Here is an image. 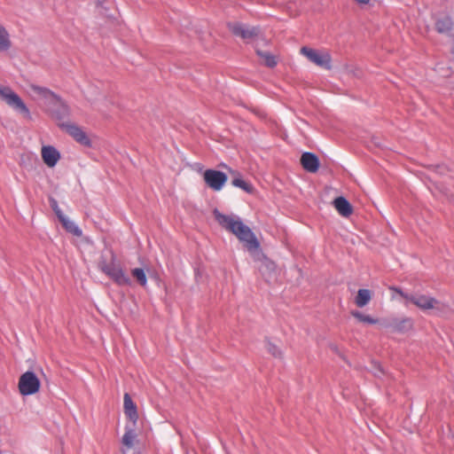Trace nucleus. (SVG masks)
I'll return each mask as SVG.
<instances>
[{"label": "nucleus", "instance_id": "nucleus-1", "mask_svg": "<svg viewBox=\"0 0 454 454\" xmlns=\"http://www.w3.org/2000/svg\"><path fill=\"white\" fill-rule=\"evenodd\" d=\"M214 215L217 223L225 230L234 234L240 242H243L247 250L255 260H262L260 270L263 275L275 272L276 264L269 260L260 250V243L252 230L246 225L239 216L227 215L219 210H214Z\"/></svg>", "mask_w": 454, "mask_h": 454}, {"label": "nucleus", "instance_id": "nucleus-2", "mask_svg": "<svg viewBox=\"0 0 454 454\" xmlns=\"http://www.w3.org/2000/svg\"><path fill=\"white\" fill-rule=\"evenodd\" d=\"M0 98L4 103L16 113L27 120H32L29 108L22 98L9 86L0 85Z\"/></svg>", "mask_w": 454, "mask_h": 454}, {"label": "nucleus", "instance_id": "nucleus-3", "mask_svg": "<svg viewBox=\"0 0 454 454\" xmlns=\"http://www.w3.org/2000/svg\"><path fill=\"white\" fill-rule=\"evenodd\" d=\"M99 269L118 286L131 285L129 277L124 272L121 266L114 262V260L109 263L106 261H101L99 262Z\"/></svg>", "mask_w": 454, "mask_h": 454}, {"label": "nucleus", "instance_id": "nucleus-4", "mask_svg": "<svg viewBox=\"0 0 454 454\" xmlns=\"http://www.w3.org/2000/svg\"><path fill=\"white\" fill-rule=\"evenodd\" d=\"M411 302L423 311L434 309L437 315H442L448 309L446 304L432 296L425 294L413 295L411 297Z\"/></svg>", "mask_w": 454, "mask_h": 454}, {"label": "nucleus", "instance_id": "nucleus-5", "mask_svg": "<svg viewBox=\"0 0 454 454\" xmlns=\"http://www.w3.org/2000/svg\"><path fill=\"white\" fill-rule=\"evenodd\" d=\"M40 380L34 372H24L19 380V390L22 395H30L38 392Z\"/></svg>", "mask_w": 454, "mask_h": 454}, {"label": "nucleus", "instance_id": "nucleus-6", "mask_svg": "<svg viewBox=\"0 0 454 454\" xmlns=\"http://www.w3.org/2000/svg\"><path fill=\"white\" fill-rule=\"evenodd\" d=\"M301 53L315 65L325 69L331 68V56L328 51L304 46L301 49Z\"/></svg>", "mask_w": 454, "mask_h": 454}, {"label": "nucleus", "instance_id": "nucleus-7", "mask_svg": "<svg viewBox=\"0 0 454 454\" xmlns=\"http://www.w3.org/2000/svg\"><path fill=\"white\" fill-rule=\"evenodd\" d=\"M203 178L206 184L216 192L221 191L228 180L225 173L215 169H207L203 174Z\"/></svg>", "mask_w": 454, "mask_h": 454}, {"label": "nucleus", "instance_id": "nucleus-8", "mask_svg": "<svg viewBox=\"0 0 454 454\" xmlns=\"http://www.w3.org/2000/svg\"><path fill=\"white\" fill-rule=\"evenodd\" d=\"M228 27L234 35L244 40L253 39L260 35L258 27H250L239 22L229 23Z\"/></svg>", "mask_w": 454, "mask_h": 454}, {"label": "nucleus", "instance_id": "nucleus-9", "mask_svg": "<svg viewBox=\"0 0 454 454\" xmlns=\"http://www.w3.org/2000/svg\"><path fill=\"white\" fill-rule=\"evenodd\" d=\"M47 106L49 107L50 114L58 121V124L59 122H67L66 120L70 115V109L59 96H58V100H52L51 104Z\"/></svg>", "mask_w": 454, "mask_h": 454}, {"label": "nucleus", "instance_id": "nucleus-10", "mask_svg": "<svg viewBox=\"0 0 454 454\" xmlns=\"http://www.w3.org/2000/svg\"><path fill=\"white\" fill-rule=\"evenodd\" d=\"M59 127L69 134L77 143L90 146L91 142L81 127L73 122H59Z\"/></svg>", "mask_w": 454, "mask_h": 454}, {"label": "nucleus", "instance_id": "nucleus-11", "mask_svg": "<svg viewBox=\"0 0 454 454\" xmlns=\"http://www.w3.org/2000/svg\"><path fill=\"white\" fill-rule=\"evenodd\" d=\"M28 88L32 93L31 96L34 98H40L44 100V103L47 106L51 105L52 100H58V95L46 87L30 84Z\"/></svg>", "mask_w": 454, "mask_h": 454}, {"label": "nucleus", "instance_id": "nucleus-12", "mask_svg": "<svg viewBox=\"0 0 454 454\" xmlns=\"http://www.w3.org/2000/svg\"><path fill=\"white\" fill-rule=\"evenodd\" d=\"M413 326V321L410 317L393 318L385 325V327L391 330L393 333H405L411 330Z\"/></svg>", "mask_w": 454, "mask_h": 454}, {"label": "nucleus", "instance_id": "nucleus-13", "mask_svg": "<svg viewBox=\"0 0 454 454\" xmlns=\"http://www.w3.org/2000/svg\"><path fill=\"white\" fill-rule=\"evenodd\" d=\"M42 158L43 162L49 167L53 168L60 159L59 152L51 145H44L42 148Z\"/></svg>", "mask_w": 454, "mask_h": 454}, {"label": "nucleus", "instance_id": "nucleus-14", "mask_svg": "<svg viewBox=\"0 0 454 454\" xmlns=\"http://www.w3.org/2000/svg\"><path fill=\"white\" fill-rule=\"evenodd\" d=\"M301 163L303 168L310 173H315L319 168V160L317 156L312 153H303L301 158Z\"/></svg>", "mask_w": 454, "mask_h": 454}, {"label": "nucleus", "instance_id": "nucleus-15", "mask_svg": "<svg viewBox=\"0 0 454 454\" xmlns=\"http://www.w3.org/2000/svg\"><path fill=\"white\" fill-rule=\"evenodd\" d=\"M123 408L127 418L132 421L133 424H136L138 419L137 405L128 393H125L123 396Z\"/></svg>", "mask_w": 454, "mask_h": 454}, {"label": "nucleus", "instance_id": "nucleus-16", "mask_svg": "<svg viewBox=\"0 0 454 454\" xmlns=\"http://www.w3.org/2000/svg\"><path fill=\"white\" fill-rule=\"evenodd\" d=\"M55 213L67 231L78 237L82 235V230L73 221L65 216L61 210H55Z\"/></svg>", "mask_w": 454, "mask_h": 454}, {"label": "nucleus", "instance_id": "nucleus-17", "mask_svg": "<svg viewBox=\"0 0 454 454\" xmlns=\"http://www.w3.org/2000/svg\"><path fill=\"white\" fill-rule=\"evenodd\" d=\"M333 205L336 210L342 216H349L352 214V207L350 203L344 197H338L333 200Z\"/></svg>", "mask_w": 454, "mask_h": 454}, {"label": "nucleus", "instance_id": "nucleus-18", "mask_svg": "<svg viewBox=\"0 0 454 454\" xmlns=\"http://www.w3.org/2000/svg\"><path fill=\"white\" fill-rule=\"evenodd\" d=\"M372 298V292L369 289H359L355 298V303L358 308L365 307Z\"/></svg>", "mask_w": 454, "mask_h": 454}, {"label": "nucleus", "instance_id": "nucleus-19", "mask_svg": "<svg viewBox=\"0 0 454 454\" xmlns=\"http://www.w3.org/2000/svg\"><path fill=\"white\" fill-rule=\"evenodd\" d=\"M452 27L453 21L448 16L442 17L435 22V28L437 32L441 34H449L452 30Z\"/></svg>", "mask_w": 454, "mask_h": 454}, {"label": "nucleus", "instance_id": "nucleus-20", "mask_svg": "<svg viewBox=\"0 0 454 454\" xmlns=\"http://www.w3.org/2000/svg\"><path fill=\"white\" fill-rule=\"evenodd\" d=\"M12 47L10 35L5 27L0 24V51H7Z\"/></svg>", "mask_w": 454, "mask_h": 454}, {"label": "nucleus", "instance_id": "nucleus-21", "mask_svg": "<svg viewBox=\"0 0 454 454\" xmlns=\"http://www.w3.org/2000/svg\"><path fill=\"white\" fill-rule=\"evenodd\" d=\"M231 184L235 187H239L242 189L243 191L252 193L254 191V187L250 183L246 182L241 177H236L231 181Z\"/></svg>", "mask_w": 454, "mask_h": 454}, {"label": "nucleus", "instance_id": "nucleus-22", "mask_svg": "<svg viewBox=\"0 0 454 454\" xmlns=\"http://www.w3.org/2000/svg\"><path fill=\"white\" fill-rule=\"evenodd\" d=\"M351 315L354 317H356V319H358L360 322H363V323H366V324H370V325H375L378 323V319H375L369 315H364L362 312L357 311V310L351 311Z\"/></svg>", "mask_w": 454, "mask_h": 454}, {"label": "nucleus", "instance_id": "nucleus-23", "mask_svg": "<svg viewBox=\"0 0 454 454\" xmlns=\"http://www.w3.org/2000/svg\"><path fill=\"white\" fill-rule=\"evenodd\" d=\"M131 275L137 280V282L142 286H145L147 285V278L145 272L141 268H135L131 270Z\"/></svg>", "mask_w": 454, "mask_h": 454}, {"label": "nucleus", "instance_id": "nucleus-24", "mask_svg": "<svg viewBox=\"0 0 454 454\" xmlns=\"http://www.w3.org/2000/svg\"><path fill=\"white\" fill-rule=\"evenodd\" d=\"M257 53L262 59L265 66H267L269 67H274L277 65V60L272 54H270L269 52L259 51H257Z\"/></svg>", "mask_w": 454, "mask_h": 454}, {"label": "nucleus", "instance_id": "nucleus-25", "mask_svg": "<svg viewBox=\"0 0 454 454\" xmlns=\"http://www.w3.org/2000/svg\"><path fill=\"white\" fill-rule=\"evenodd\" d=\"M136 438V434L133 429L126 430L125 434L122 437V443L127 447L130 448L133 446L134 440Z\"/></svg>", "mask_w": 454, "mask_h": 454}, {"label": "nucleus", "instance_id": "nucleus-26", "mask_svg": "<svg viewBox=\"0 0 454 454\" xmlns=\"http://www.w3.org/2000/svg\"><path fill=\"white\" fill-rule=\"evenodd\" d=\"M266 349L268 350V352L270 354H271L273 356L275 357H282V352L281 350L279 349V348L278 346H276L275 344H273L272 342L270 341H268L266 343Z\"/></svg>", "mask_w": 454, "mask_h": 454}, {"label": "nucleus", "instance_id": "nucleus-27", "mask_svg": "<svg viewBox=\"0 0 454 454\" xmlns=\"http://www.w3.org/2000/svg\"><path fill=\"white\" fill-rule=\"evenodd\" d=\"M389 290L395 292V294H397L398 295H400L401 297H403V299H405L408 301H411V297L413 296L412 294L404 293L400 287H397V286H390Z\"/></svg>", "mask_w": 454, "mask_h": 454}, {"label": "nucleus", "instance_id": "nucleus-28", "mask_svg": "<svg viewBox=\"0 0 454 454\" xmlns=\"http://www.w3.org/2000/svg\"><path fill=\"white\" fill-rule=\"evenodd\" d=\"M51 207L53 208V210H60L59 207H58V204H57V201L56 200H53L52 201V204H51Z\"/></svg>", "mask_w": 454, "mask_h": 454}, {"label": "nucleus", "instance_id": "nucleus-29", "mask_svg": "<svg viewBox=\"0 0 454 454\" xmlns=\"http://www.w3.org/2000/svg\"><path fill=\"white\" fill-rule=\"evenodd\" d=\"M355 1L360 4H367L370 2V0H355Z\"/></svg>", "mask_w": 454, "mask_h": 454}]
</instances>
